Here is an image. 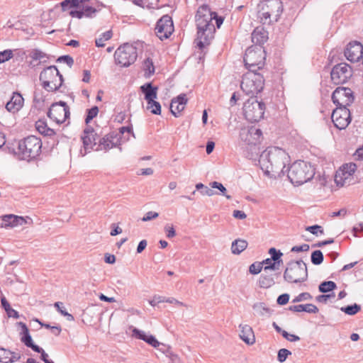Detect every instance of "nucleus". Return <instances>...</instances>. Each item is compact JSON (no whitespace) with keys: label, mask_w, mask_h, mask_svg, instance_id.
Returning a JSON list of instances; mask_svg holds the SVG:
<instances>
[{"label":"nucleus","mask_w":363,"mask_h":363,"mask_svg":"<svg viewBox=\"0 0 363 363\" xmlns=\"http://www.w3.org/2000/svg\"><path fill=\"white\" fill-rule=\"evenodd\" d=\"M288 154L281 148L269 147L259 156V164L264 174L271 178H281L289 161Z\"/></svg>","instance_id":"obj_1"},{"label":"nucleus","mask_w":363,"mask_h":363,"mask_svg":"<svg viewBox=\"0 0 363 363\" xmlns=\"http://www.w3.org/2000/svg\"><path fill=\"white\" fill-rule=\"evenodd\" d=\"M42 141L40 138L29 135L18 142L17 151L14 154L21 160L27 162L38 159L41 153Z\"/></svg>","instance_id":"obj_2"},{"label":"nucleus","mask_w":363,"mask_h":363,"mask_svg":"<svg viewBox=\"0 0 363 363\" xmlns=\"http://www.w3.org/2000/svg\"><path fill=\"white\" fill-rule=\"evenodd\" d=\"M287 177L294 186H301L313 178L315 168L303 160L294 162L287 169Z\"/></svg>","instance_id":"obj_3"},{"label":"nucleus","mask_w":363,"mask_h":363,"mask_svg":"<svg viewBox=\"0 0 363 363\" xmlns=\"http://www.w3.org/2000/svg\"><path fill=\"white\" fill-rule=\"evenodd\" d=\"M39 79L43 89L55 92L62 86L64 77L55 65L45 67L40 73Z\"/></svg>","instance_id":"obj_4"},{"label":"nucleus","mask_w":363,"mask_h":363,"mask_svg":"<svg viewBox=\"0 0 363 363\" xmlns=\"http://www.w3.org/2000/svg\"><path fill=\"white\" fill-rule=\"evenodd\" d=\"M308 276L307 265L302 259L289 262L283 275L284 279L290 284L304 282Z\"/></svg>","instance_id":"obj_5"},{"label":"nucleus","mask_w":363,"mask_h":363,"mask_svg":"<svg viewBox=\"0 0 363 363\" xmlns=\"http://www.w3.org/2000/svg\"><path fill=\"white\" fill-rule=\"evenodd\" d=\"M264 86V78L260 73L246 72L243 74L240 84V88L250 97H257Z\"/></svg>","instance_id":"obj_6"},{"label":"nucleus","mask_w":363,"mask_h":363,"mask_svg":"<svg viewBox=\"0 0 363 363\" xmlns=\"http://www.w3.org/2000/svg\"><path fill=\"white\" fill-rule=\"evenodd\" d=\"M259 6L262 12L261 20L264 24H270L272 16L274 17V21H278L284 10L281 0H262Z\"/></svg>","instance_id":"obj_7"},{"label":"nucleus","mask_w":363,"mask_h":363,"mask_svg":"<svg viewBox=\"0 0 363 363\" xmlns=\"http://www.w3.org/2000/svg\"><path fill=\"white\" fill-rule=\"evenodd\" d=\"M265 108L263 101H258L257 97H250L244 104V116L249 122L256 123L263 118Z\"/></svg>","instance_id":"obj_8"},{"label":"nucleus","mask_w":363,"mask_h":363,"mask_svg":"<svg viewBox=\"0 0 363 363\" xmlns=\"http://www.w3.org/2000/svg\"><path fill=\"white\" fill-rule=\"evenodd\" d=\"M138 57V49L129 43L121 45L114 53V60L116 65L123 67H128L133 64Z\"/></svg>","instance_id":"obj_9"},{"label":"nucleus","mask_w":363,"mask_h":363,"mask_svg":"<svg viewBox=\"0 0 363 363\" xmlns=\"http://www.w3.org/2000/svg\"><path fill=\"white\" fill-rule=\"evenodd\" d=\"M197 38L196 46L202 50L205 46L211 44V40L214 38L216 28L213 23H207L202 21L196 23Z\"/></svg>","instance_id":"obj_10"},{"label":"nucleus","mask_w":363,"mask_h":363,"mask_svg":"<svg viewBox=\"0 0 363 363\" xmlns=\"http://www.w3.org/2000/svg\"><path fill=\"white\" fill-rule=\"evenodd\" d=\"M266 51L263 46H251L245 53L243 61L245 65L258 66L263 68L265 65Z\"/></svg>","instance_id":"obj_11"},{"label":"nucleus","mask_w":363,"mask_h":363,"mask_svg":"<svg viewBox=\"0 0 363 363\" xmlns=\"http://www.w3.org/2000/svg\"><path fill=\"white\" fill-rule=\"evenodd\" d=\"M47 116L57 124L63 123L70 116L69 108L63 101L53 103L48 109Z\"/></svg>","instance_id":"obj_12"},{"label":"nucleus","mask_w":363,"mask_h":363,"mask_svg":"<svg viewBox=\"0 0 363 363\" xmlns=\"http://www.w3.org/2000/svg\"><path fill=\"white\" fill-rule=\"evenodd\" d=\"M17 325H18L21 328V332L20 333L21 341L27 347L32 349L35 352L40 353V359L43 361L45 363L49 361L50 359H48V354L45 352V350L42 347H40L38 345H35L33 342L32 337L30 334L28 328L27 327L26 324L23 322H18L17 323Z\"/></svg>","instance_id":"obj_13"},{"label":"nucleus","mask_w":363,"mask_h":363,"mask_svg":"<svg viewBox=\"0 0 363 363\" xmlns=\"http://www.w3.org/2000/svg\"><path fill=\"white\" fill-rule=\"evenodd\" d=\"M332 101L336 106L348 107L354 101V93L350 88L338 86L332 94Z\"/></svg>","instance_id":"obj_14"},{"label":"nucleus","mask_w":363,"mask_h":363,"mask_svg":"<svg viewBox=\"0 0 363 363\" xmlns=\"http://www.w3.org/2000/svg\"><path fill=\"white\" fill-rule=\"evenodd\" d=\"M352 69L346 62H341L335 65L330 72V78L335 84L346 83L352 76Z\"/></svg>","instance_id":"obj_15"},{"label":"nucleus","mask_w":363,"mask_h":363,"mask_svg":"<svg viewBox=\"0 0 363 363\" xmlns=\"http://www.w3.org/2000/svg\"><path fill=\"white\" fill-rule=\"evenodd\" d=\"M334 126L339 130L345 129L351 123L352 117L347 107L336 106L331 115Z\"/></svg>","instance_id":"obj_16"},{"label":"nucleus","mask_w":363,"mask_h":363,"mask_svg":"<svg viewBox=\"0 0 363 363\" xmlns=\"http://www.w3.org/2000/svg\"><path fill=\"white\" fill-rule=\"evenodd\" d=\"M174 31V24L171 16L164 15L157 22L155 26L156 35L161 40H165L170 37Z\"/></svg>","instance_id":"obj_17"},{"label":"nucleus","mask_w":363,"mask_h":363,"mask_svg":"<svg viewBox=\"0 0 363 363\" xmlns=\"http://www.w3.org/2000/svg\"><path fill=\"white\" fill-rule=\"evenodd\" d=\"M98 137V134L92 126L87 125L85 127L81 135V140L84 149V155L92 150H95L94 147L98 145L96 143Z\"/></svg>","instance_id":"obj_18"},{"label":"nucleus","mask_w":363,"mask_h":363,"mask_svg":"<svg viewBox=\"0 0 363 363\" xmlns=\"http://www.w3.org/2000/svg\"><path fill=\"white\" fill-rule=\"evenodd\" d=\"M262 135L261 129L255 127H250L247 130H242L240 137L242 141L250 146H256L260 143Z\"/></svg>","instance_id":"obj_19"},{"label":"nucleus","mask_w":363,"mask_h":363,"mask_svg":"<svg viewBox=\"0 0 363 363\" xmlns=\"http://www.w3.org/2000/svg\"><path fill=\"white\" fill-rule=\"evenodd\" d=\"M344 54L350 62H358L363 56V45L357 41H352L347 45Z\"/></svg>","instance_id":"obj_20"},{"label":"nucleus","mask_w":363,"mask_h":363,"mask_svg":"<svg viewBox=\"0 0 363 363\" xmlns=\"http://www.w3.org/2000/svg\"><path fill=\"white\" fill-rule=\"evenodd\" d=\"M116 138L117 134L116 132H110L99 140L98 145L95 150H104L107 151L113 147H118L121 144Z\"/></svg>","instance_id":"obj_21"},{"label":"nucleus","mask_w":363,"mask_h":363,"mask_svg":"<svg viewBox=\"0 0 363 363\" xmlns=\"http://www.w3.org/2000/svg\"><path fill=\"white\" fill-rule=\"evenodd\" d=\"M132 333L133 336H134L135 338L143 340L155 348H158L161 345V342H160L154 335L151 334H147L143 330L133 328Z\"/></svg>","instance_id":"obj_22"},{"label":"nucleus","mask_w":363,"mask_h":363,"mask_svg":"<svg viewBox=\"0 0 363 363\" xmlns=\"http://www.w3.org/2000/svg\"><path fill=\"white\" fill-rule=\"evenodd\" d=\"M268 31L263 26L256 27L251 34L255 46H262L268 40Z\"/></svg>","instance_id":"obj_23"},{"label":"nucleus","mask_w":363,"mask_h":363,"mask_svg":"<svg viewBox=\"0 0 363 363\" xmlns=\"http://www.w3.org/2000/svg\"><path fill=\"white\" fill-rule=\"evenodd\" d=\"M24 99L21 93L15 91L11 99L6 103V108L8 111L15 113L18 111L23 106Z\"/></svg>","instance_id":"obj_24"},{"label":"nucleus","mask_w":363,"mask_h":363,"mask_svg":"<svg viewBox=\"0 0 363 363\" xmlns=\"http://www.w3.org/2000/svg\"><path fill=\"white\" fill-rule=\"evenodd\" d=\"M213 13L207 4H203L199 7L196 16H195V21L196 23L201 22L203 21L207 23H212V16Z\"/></svg>","instance_id":"obj_25"},{"label":"nucleus","mask_w":363,"mask_h":363,"mask_svg":"<svg viewBox=\"0 0 363 363\" xmlns=\"http://www.w3.org/2000/svg\"><path fill=\"white\" fill-rule=\"evenodd\" d=\"M343 167L344 169L342 172V174L344 177V179L342 176H340L337 174H336L335 177V182L337 186H344L345 179H347L348 177L352 176L355 172L357 169V164L352 162L350 164H346L343 166Z\"/></svg>","instance_id":"obj_26"},{"label":"nucleus","mask_w":363,"mask_h":363,"mask_svg":"<svg viewBox=\"0 0 363 363\" xmlns=\"http://www.w3.org/2000/svg\"><path fill=\"white\" fill-rule=\"evenodd\" d=\"M140 91L144 94V99L148 103L157 97L158 87L152 82H147L140 87Z\"/></svg>","instance_id":"obj_27"},{"label":"nucleus","mask_w":363,"mask_h":363,"mask_svg":"<svg viewBox=\"0 0 363 363\" xmlns=\"http://www.w3.org/2000/svg\"><path fill=\"white\" fill-rule=\"evenodd\" d=\"M240 328V337L247 345H252L255 342V337L252 328L248 325H239Z\"/></svg>","instance_id":"obj_28"},{"label":"nucleus","mask_w":363,"mask_h":363,"mask_svg":"<svg viewBox=\"0 0 363 363\" xmlns=\"http://www.w3.org/2000/svg\"><path fill=\"white\" fill-rule=\"evenodd\" d=\"M24 223H26V220L23 217L13 214H7L2 216L1 227H16L22 225Z\"/></svg>","instance_id":"obj_29"},{"label":"nucleus","mask_w":363,"mask_h":363,"mask_svg":"<svg viewBox=\"0 0 363 363\" xmlns=\"http://www.w3.org/2000/svg\"><path fill=\"white\" fill-rule=\"evenodd\" d=\"M280 272L274 274H267L266 272L262 274L257 281L259 287L262 289H269L275 284L274 277H279Z\"/></svg>","instance_id":"obj_30"},{"label":"nucleus","mask_w":363,"mask_h":363,"mask_svg":"<svg viewBox=\"0 0 363 363\" xmlns=\"http://www.w3.org/2000/svg\"><path fill=\"white\" fill-rule=\"evenodd\" d=\"M288 309L293 312L304 311L308 313H316L318 312V308L313 303L290 306Z\"/></svg>","instance_id":"obj_31"},{"label":"nucleus","mask_w":363,"mask_h":363,"mask_svg":"<svg viewBox=\"0 0 363 363\" xmlns=\"http://www.w3.org/2000/svg\"><path fill=\"white\" fill-rule=\"evenodd\" d=\"M128 125L121 127L119 128L118 133L116 132V133L117 134L116 139L118 140V141H120V144H121V142H125L129 140L128 136L126 138L125 136L123 135L125 133H128V134L132 135L133 138H135V133H133V125L130 123V118L128 119Z\"/></svg>","instance_id":"obj_32"},{"label":"nucleus","mask_w":363,"mask_h":363,"mask_svg":"<svg viewBox=\"0 0 363 363\" xmlns=\"http://www.w3.org/2000/svg\"><path fill=\"white\" fill-rule=\"evenodd\" d=\"M248 243L245 240L237 239L232 242L231 251L234 255H240L247 247Z\"/></svg>","instance_id":"obj_33"},{"label":"nucleus","mask_w":363,"mask_h":363,"mask_svg":"<svg viewBox=\"0 0 363 363\" xmlns=\"http://www.w3.org/2000/svg\"><path fill=\"white\" fill-rule=\"evenodd\" d=\"M252 308L260 316H270L273 312V310L266 306L265 303L263 302H257L254 303Z\"/></svg>","instance_id":"obj_34"},{"label":"nucleus","mask_w":363,"mask_h":363,"mask_svg":"<svg viewBox=\"0 0 363 363\" xmlns=\"http://www.w3.org/2000/svg\"><path fill=\"white\" fill-rule=\"evenodd\" d=\"M268 253L271 255L269 259H272L273 261V265H270L271 267H274V264L280 266V264L283 263V260L281 259L283 253L280 250H278L274 247H271L269 248Z\"/></svg>","instance_id":"obj_35"},{"label":"nucleus","mask_w":363,"mask_h":363,"mask_svg":"<svg viewBox=\"0 0 363 363\" xmlns=\"http://www.w3.org/2000/svg\"><path fill=\"white\" fill-rule=\"evenodd\" d=\"M337 289V284L333 281H324L318 286V290L323 294L332 292Z\"/></svg>","instance_id":"obj_36"},{"label":"nucleus","mask_w":363,"mask_h":363,"mask_svg":"<svg viewBox=\"0 0 363 363\" xmlns=\"http://www.w3.org/2000/svg\"><path fill=\"white\" fill-rule=\"evenodd\" d=\"M340 311L349 315H354L361 311V306L357 303L347 305L340 308Z\"/></svg>","instance_id":"obj_37"},{"label":"nucleus","mask_w":363,"mask_h":363,"mask_svg":"<svg viewBox=\"0 0 363 363\" xmlns=\"http://www.w3.org/2000/svg\"><path fill=\"white\" fill-rule=\"evenodd\" d=\"M143 69L145 77H150L155 73V66L150 57H147L143 62Z\"/></svg>","instance_id":"obj_38"},{"label":"nucleus","mask_w":363,"mask_h":363,"mask_svg":"<svg viewBox=\"0 0 363 363\" xmlns=\"http://www.w3.org/2000/svg\"><path fill=\"white\" fill-rule=\"evenodd\" d=\"M99 113V108L96 106H92L91 108H88L86 111V115H85V123L86 126L89 125V123L97 116Z\"/></svg>","instance_id":"obj_39"},{"label":"nucleus","mask_w":363,"mask_h":363,"mask_svg":"<svg viewBox=\"0 0 363 363\" xmlns=\"http://www.w3.org/2000/svg\"><path fill=\"white\" fill-rule=\"evenodd\" d=\"M113 33L112 31L107 30L103 33L99 38H96L95 40L96 46L98 48H103L105 46L104 42L112 38Z\"/></svg>","instance_id":"obj_40"},{"label":"nucleus","mask_w":363,"mask_h":363,"mask_svg":"<svg viewBox=\"0 0 363 363\" xmlns=\"http://www.w3.org/2000/svg\"><path fill=\"white\" fill-rule=\"evenodd\" d=\"M324 260V256L321 250H315L312 252L311 255V261L314 265H320Z\"/></svg>","instance_id":"obj_41"},{"label":"nucleus","mask_w":363,"mask_h":363,"mask_svg":"<svg viewBox=\"0 0 363 363\" xmlns=\"http://www.w3.org/2000/svg\"><path fill=\"white\" fill-rule=\"evenodd\" d=\"M60 6L63 11L70 9L80 8L79 0H64L60 3Z\"/></svg>","instance_id":"obj_42"},{"label":"nucleus","mask_w":363,"mask_h":363,"mask_svg":"<svg viewBox=\"0 0 363 363\" xmlns=\"http://www.w3.org/2000/svg\"><path fill=\"white\" fill-rule=\"evenodd\" d=\"M209 185L213 189H218L220 191V193L218 194L224 196L227 199L229 200L232 199V196L230 195L227 194V189L221 183L214 181L211 182Z\"/></svg>","instance_id":"obj_43"},{"label":"nucleus","mask_w":363,"mask_h":363,"mask_svg":"<svg viewBox=\"0 0 363 363\" xmlns=\"http://www.w3.org/2000/svg\"><path fill=\"white\" fill-rule=\"evenodd\" d=\"M147 106V109L150 110V112L155 115H160L161 114V105L158 101H156L155 99L152 101H149Z\"/></svg>","instance_id":"obj_44"},{"label":"nucleus","mask_w":363,"mask_h":363,"mask_svg":"<svg viewBox=\"0 0 363 363\" xmlns=\"http://www.w3.org/2000/svg\"><path fill=\"white\" fill-rule=\"evenodd\" d=\"M196 189L199 191L202 195H206L208 196H211L213 195L217 194V192L213 191V189L208 188L205 186L202 183H198L196 184Z\"/></svg>","instance_id":"obj_45"},{"label":"nucleus","mask_w":363,"mask_h":363,"mask_svg":"<svg viewBox=\"0 0 363 363\" xmlns=\"http://www.w3.org/2000/svg\"><path fill=\"white\" fill-rule=\"evenodd\" d=\"M29 57L30 58H32L33 60H41L45 57L49 59L50 56L49 55L43 52L40 50L35 48V49L31 50V51L30 52V54H29Z\"/></svg>","instance_id":"obj_46"},{"label":"nucleus","mask_w":363,"mask_h":363,"mask_svg":"<svg viewBox=\"0 0 363 363\" xmlns=\"http://www.w3.org/2000/svg\"><path fill=\"white\" fill-rule=\"evenodd\" d=\"M43 135L45 136V137H49L52 140V147L55 145H57L59 143V140L56 135V132L52 128H50L48 127Z\"/></svg>","instance_id":"obj_47"},{"label":"nucleus","mask_w":363,"mask_h":363,"mask_svg":"<svg viewBox=\"0 0 363 363\" xmlns=\"http://www.w3.org/2000/svg\"><path fill=\"white\" fill-rule=\"evenodd\" d=\"M262 263V266L264 268V272H267V270H276L279 269L278 264H274V267H271L270 265H273V261L272 259L267 258L264 259L263 261L260 262Z\"/></svg>","instance_id":"obj_48"},{"label":"nucleus","mask_w":363,"mask_h":363,"mask_svg":"<svg viewBox=\"0 0 363 363\" xmlns=\"http://www.w3.org/2000/svg\"><path fill=\"white\" fill-rule=\"evenodd\" d=\"M264 269L263 267L262 266V263L260 262H255L249 267V272L251 274L256 275L260 273Z\"/></svg>","instance_id":"obj_49"},{"label":"nucleus","mask_w":363,"mask_h":363,"mask_svg":"<svg viewBox=\"0 0 363 363\" xmlns=\"http://www.w3.org/2000/svg\"><path fill=\"white\" fill-rule=\"evenodd\" d=\"M13 57V51L10 49L0 52V64L9 61Z\"/></svg>","instance_id":"obj_50"},{"label":"nucleus","mask_w":363,"mask_h":363,"mask_svg":"<svg viewBox=\"0 0 363 363\" xmlns=\"http://www.w3.org/2000/svg\"><path fill=\"white\" fill-rule=\"evenodd\" d=\"M291 354V352L287 349L282 348L278 351L277 360L282 363L286 361L287 357Z\"/></svg>","instance_id":"obj_51"},{"label":"nucleus","mask_w":363,"mask_h":363,"mask_svg":"<svg viewBox=\"0 0 363 363\" xmlns=\"http://www.w3.org/2000/svg\"><path fill=\"white\" fill-rule=\"evenodd\" d=\"M56 62H60V63H62V62L65 63L70 68L74 65V60H73L72 57H71L69 55H65L60 56L56 60Z\"/></svg>","instance_id":"obj_52"},{"label":"nucleus","mask_w":363,"mask_h":363,"mask_svg":"<svg viewBox=\"0 0 363 363\" xmlns=\"http://www.w3.org/2000/svg\"><path fill=\"white\" fill-rule=\"evenodd\" d=\"M306 230L310 232L311 234L316 235V236L318 235V233L320 234L324 233V230H323V227L318 224L311 225V226H307L306 228Z\"/></svg>","instance_id":"obj_53"},{"label":"nucleus","mask_w":363,"mask_h":363,"mask_svg":"<svg viewBox=\"0 0 363 363\" xmlns=\"http://www.w3.org/2000/svg\"><path fill=\"white\" fill-rule=\"evenodd\" d=\"M48 128V124L45 120L39 119L35 122V128L41 135L44 134Z\"/></svg>","instance_id":"obj_54"},{"label":"nucleus","mask_w":363,"mask_h":363,"mask_svg":"<svg viewBox=\"0 0 363 363\" xmlns=\"http://www.w3.org/2000/svg\"><path fill=\"white\" fill-rule=\"evenodd\" d=\"M188 101L186 95L185 94H181L176 98L172 99L173 104H179V106H184Z\"/></svg>","instance_id":"obj_55"},{"label":"nucleus","mask_w":363,"mask_h":363,"mask_svg":"<svg viewBox=\"0 0 363 363\" xmlns=\"http://www.w3.org/2000/svg\"><path fill=\"white\" fill-rule=\"evenodd\" d=\"M313 297H312V296L311 295L310 293H308V292H303V293H301L297 296H296L292 300V303H298V302H301V301H306V300H310Z\"/></svg>","instance_id":"obj_56"},{"label":"nucleus","mask_w":363,"mask_h":363,"mask_svg":"<svg viewBox=\"0 0 363 363\" xmlns=\"http://www.w3.org/2000/svg\"><path fill=\"white\" fill-rule=\"evenodd\" d=\"M84 16L86 18H93L94 14L98 11L96 9L91 6H83Z\"/></svg>","instance_id":"obj_57"},{"label":"nucleus","mask_w":363,"mask_h":363,"mask_svg":"<svg viewBox=\"0 0 363 363\" xmlns=\"http://www.w3.org/2000/svg\"><path fill=\"white\" fill-rule=\"evenodd\" d=\"M11 354V351L10 350L0 347V363L6 362V361H4V359H9Z\"/></svg>","instance_id":"obj_58"},{"label":"nucleus","mask_w":363,"mask_h":363,"mask_svg":"<svg viewBox=\"0 0 363 363\" xmlns=\"http://www.w3.org/2000/svg\"><path fill=\"white\" fill-rule=\"evenodd\" d=\"M175 104L171 102L170 105V111L172 114L175 117H179V113L184 109V106H179V104L177 106H174Z\"/></svg>","instance_id":"obj_59"},{"label":"nucleus","mask_w":363,"mask_h":363,"mask_svg":"<svg viewBox=\"0 0 363 363\" xmlns=\"http://www.w3.org/2000/svg\"><path fill=\"white\" fill-rule=\"evenodd\" d=\"M290 298V295L289 294H282L279 295L277 299V303L279 306H284L286 305Z\"/></svg>","instance_id":"obj_60"},{"label":"nucleus","mask_w":363,"mask_h":363,"mask_svg":"<svg viewBox=\"0 0 363 363\" xmlns=\"http://www.w3.org/2000/svg\"><path fill=\"white\" fill-rule=\"evenodd\" d=\"M310 249V246L308 244H303L301 245H296L291 247V252H307Z\"/></svg>","instance_id":"obj_61"},{"label":"nucleus","mask_w":363,"mask_h":363,"mask_svg":"<svg viewBox=\"0 0 363 363\" xmlns=\"http://www.w3.org/2000/svg\"><path fill=\"white\" fill-rule=\"evenodd\" d=\"M69 14L72 18L81 19L84 16V11H83V9L80 10L72 9L69 12Z\"/></svg>","instance_id":"obj_62"},{"label":"nucleus","mask_w":363,"mask_h":363,"mask_svg":"<svg viewBox=\"0 0 363 363\" xmlns=\"http://www.w3.org/2000/svg\"><path fill=\"white\" fill-rule=\"evenodd\" d=\"M159 216V213L154 211H148L145 214L143 217L142 220L144 222H147L151 220L152 219L157 218Z\"/></svg>","instance_id":"obj_63"},{"label":"nucleus","mask_w":363,"mask_h":363,"mask_svg":"<svg viewBox=\"0 0 363 363\" xmlns=\"http://www.w3.org/2000/svg\"><path fill=\"white\" fill-rule=\"evenodd\" d=\"M353 235L355 237L363 236V223H359V226H354L352 229Z\"/></svg>","instance_id":"obj_64"}]
</instances>
